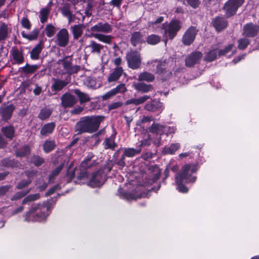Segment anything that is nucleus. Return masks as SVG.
Listing matches in <instances>:
<instances>
[{
	"mask_svg": "<svg viewBox=\"0 0 259 259\" xmlns=\"http://www.w3.org/2000/svg\"><path fill=\"white\" fill-rule=\"evenodd\" d=\"M115 95L118 94H124L127 91L126 85L124 83H121L117 85L115 88L112 89Z\"/></svg>",
	"mask_w": 259,
	"mask_h": 259,
	"instance_id": "46",
	"label": "nucleus"
},
{
	"mask_svg": "<svg viewBox=\"0 0 259 259\" xmlns=\"http://www.w3.org/2000/svg\"><path fill=\"white\" fill-rule=\"evenodd\" d=\"M197 166L194 164H187L184 165L181 172L178 173L175 177L177 189L180 192L187 193L188 188L183 185V183H194L196 181V177L191 176V174L197 171Z\"/></svg>",
	"mask_w": 259,
	"mask_h": 259,
	"instance_id": "2",
	"label": "nucleus"
},
{
	"mask_svg": "<svg viewBox=\"0 0 259 259\" xmlns=\"http://www.w3.org/2000/svg\"><path fill=\"white\" fill-rule=\"evenodd\" d=\"M69 40V34L66 28L61 29L56 35V44L62 48L66 47Z\"/></svg>",
	"mask_w": 259,
	"mask_h": 259,
	"instance_id": "8",
	"label": "nucleus"
},
{
	"mask_svg": "<svg viewBox=\"0 0 259 259\" xmlns=\"http://www.w3.org/2000/svg\"><path fill=\"white\" fill-rule=\"evenodd\" d=\"M187 4L193 8H197L200 2L199 0H186Z\"/></svg>",
	"mask_w": 259,
	"mask_h": 259,
	"instance_id": "63",
	"label": "nucleus"
},
{
	"mask_svg": "<svg viewBox=\"0 0 259 259\" xmlns=\"http://www.w3.org/2000/svg\"><path fill=\"white\" fill-rule=\"evenodd\" d=\"M103 144L104 148L106 149H111L114 150L115 147H117V144L115 143V137L111 136L108 138H106Z\"/></svg>",
	"mask_w": 259,
	"mask_h": 259,
	"instance_id": "35",
	"label": "nucleus"
},
{
	"mask_svg": "<svg viewBox=\"0 0 259 259\" xmlns=\"http://www.w3.org/2000/svg\"><path fill=\"white\" fill-rule=\"evenodd\" d=\"M21 24L24 28L27 29H30L31 25L29 20L27 18H23L21 20Z\"/></svg>",
	"mask_w": 259,
	"mask_h": 259,
	"instance_id": "58",
	"label": "nucleus"
},
{
	"mask_svg": "<svg viewBox=\"0 0 259 259\" xmlns=\"http://www.w3.org/2000/svg\"><path fill=\"white\" fill-rule=\"evenodd\" d=\"M133 87L138 92L146 93L153 90V87L151 84H147L144 82L134 83Z\"/></svg>",
	"mask_w": 259,
	"mask_h": 259,
	"instance_id": "22",
	"label": "nucleus"
},
{
	"mask_svg": "<svg viewBox=\"0 0 259 259\" xmlns=\"http://www.w3.org/2000/svg\"><path fill=\"white\" fill-rule=\"evenodd\" d=\"M181 28L180 22L178 20H172L164 27V35L168 34V37L172 39L177 35V32Z\"/></svg>",
	"mask_w": 259,
	"mask_h": 259,
	"instance_id": "7",
	"label": "nucleus"
},
{
	"mask_svg": "<svg viewBox=\"0 0 259 259\" xmlns=\"http://www.w3.org/2000/svg\"><path fill=\"white\" fill-rule=\"evenodd\" d=\"M150 98V97L147 95H144L142 97H141L139 98H132L129 100H127L125 102V105H128L130 104H133L135 105H139L144 103L146 102L148 99Z\"/></svg>",
	"mask_w": 259,
	"mask_h": 259,
	"instance_id": "25",
	"label": "nucleus"
},
{
	"mask_svg": "<svg viewBox=\"0 0 259 259\" xmlns=\"http://www.w3.org/2000/svg\"><path fill=\"white\" fill-rule=\"evenodd\" d=\"M114 96H115V95L112 89L110 91H109V92H107L104 95H103L102 96V99L103 100H108V99L112 98Z\"/></svg>",
	"mask_w": 259,
	"mask_h": 259,
	"instance_id": "60",
	"label": "nucleus"
},
{
	"mask_svg": "<svg viewBox=\"0 0 259 259\" xmlns=\"http://www.w3.org/2000/svg\"><path fill=\"white\" fill-rule=\"evenodd\" d=\"M29 192L30 190L18 192L11 198V200L12 201L19 200L26 196Z\"/></svg>",
	"mask_w": 259,
	"mask_h": 259,
	"instance_id": "51",
	"label": "nucleus"
},
{
	"mask_svg": "<svg viewBox=\"0 0 259 259\" xmlns=\"http://www.w3.org/2000/svg\"><path fill=\"white\" fill-rule=\"evenodd\" d=\"M55 142L54 141H46L43 145V149L46 153H49L53 150L56 147Z\"/></svg>",
	"mask_w": 259,
	"mask_h": 259,
	"instance_id": "40",
	"label": "nucleus"
},
{
	"mask_svg": "<svg viewBox=\"0 0 259 259\" xmlns=\"http://www.w3.org/2000/svg\"><path fill=\"white\" fill-rule=\"evenodd\" d=\"M2 163L3 165L6 166L13 167L16 165L15 162L14 161L9 159H3L2 161Z\"/></svg>",
	"mask_w": 259,
	"mask_h": 259,
	"instance_id": "62",
	"label": "nucleus"
},
{
	"mask_svg": "<svg viewBox=\"0 0 259 259\" xmlns=\"http://www.w3.org/2000/svg\"><path fill=\"white\" fill-rule=\"evenodd\" d=\"M44 30L46 35L48 37H51L54 35L57 30L53 24L50 23L46 25Z\"/></svg>",
	"mask_w": 259,
	"mask_h": 259,
	"instance_id": "42",
	"label": "nucleus"
},
{
	"mask_svg": "<svg viewBox=\"0 0 259 259\" xmlns=\"http://www.w3.org/2000/svg\"><path fill=\"white\" fill-rule=\"evenodd\" d=\"M40 197V194L39 193H36L34 194H30L26 196L22 201V204L30 203L32 201H35L38 199Z\"/></svg>",
	"mask_w": 259,
	"mask_h": 259,
	"instance_id": "47",
	"label": "nucleus"
},
{
	"mask_svg": "<svg viewBox=\"0 0 259 259\" xmlns=\"http://www.w3.org/2000/svg\"><path fill=\"white\" fill-rule=\"evenodd\" d=\"M180 147L179 143L171 144L169 147H165L162 150L164 154H173Z\"/></svg>",
	"mask_w": 259,
	"mask_h": 259,
	"instance_id": "34",
	"label": "nucleus"
},
{
	"mask_svg": "<svg viewBox=\"0 0 259 259\" xmlns=\"http://www.w3.org/2000/svg\"><path fill=\"white\" fill-rule=\"evenodd\" d=\"M125 59L128 67L133 70L139 68L141 65L142 58L140 53L131 51L126 53Z\"/></svg>",
	"mask_w": 259,
	"mask_h": 259,
	"instance_id": "5",
	"label": "nucleus"
},
{
	"mask_svg": "<svg viewBox=\"0 0 259 259\" xmlns=\"http://www.w3.org/2000/svg\"><path fill=\"white\" fill-rule=\"evenodd\" d=\"M39 31L38 29L35 28L32 30L30 33H26L24 32H22V35L23 37L27 38L29 40H32L37 38L39 34Z\"/></svg>",
	"mask_w": 259,
	"mask_h": 259,
	"instance_id": "36",
	"label": "nucleus"
},
{
	"mask_svg": "<svg viewBox=\"0 0 259 259\" xmlns=\"http://www.w3.org/2000/svg\"><path fill=\"white\" fill-rule=\"evenodd\" d=\"M258 32L259 26L252 23L246 24L243 26V35L245 37H253Z\"/></svg>",
	"mask_w": 259,
	"mask_h": 259,
	"instance_id": "12",
	"label": "nucleus"
},
{
	"mask_svg": "<svg viewBox=\"0 0 259 259\" xmlns=\"http://www.w3.org/2000/svg\"><path fill=\"white\" fill-rule=\"evenodd\" d=\"M34 87H35L33 89L31 88L29 90H32L33 94L35 96H39L42 92V88L40 86H39L37 84H34Z\"/></svg>",
	"mask_w": 259,
	"mask_h": 259,
	"instance_id": "61",
	"label": "nucleus"
},
{
	"mask_svg": "<svg viewBox=\"0 0 259 259\" xmlns=\"http://www.w3.org/2000/svg\"><path fill=\"white\" fill-rule=\"evenodd\" d=\"M68 82L59 79H54V82L51 86L52 91L59 92L62 90Z\"/></svg>",
	"mask_w": 259,
	"mask_h": 259,
	"instance_id": "24",
	"label": "nucleus"
},
{
	"mask_svg": "<svg viewBox=\"0 0 259 259\" xmlns=\"http://www.w3.org/2000/svg\"><path fill=\"white\" fill-rule=\"evenodd\" d=\"M73 92L78 98L80 104L89 102L91 100V98L88 94L82 92L79 89L74 90Z\"/></svg>",
	"mask_w": 259,
	"mask_h": 259,
	"instance_id": "30",
	"label": "nucleus"
},
{
	"mask_svg": "<svg viewBox=\"0 0 259 259\" xmlns=\"http://www.w3.org/2000/svg\"><path fill=\"white\" fill-rule=\"evenodd\" d=\"M131 42L134 47L144 42L143 34L139 31L134 32L132 34Z\"/></svg>",
	"mask_w": 259,
	"mask_h": 259,
	"instance_id": "23",
	"label": "nucleus"
},
{
	"mask_svg": "<svg viewBox=\"0 0 259 259\" xmlns=\"http://www.w3.org/2000/svg\"><path fill=\"white\" fill-rule=\"evenodd\" d=\"M11 54L13 60L18 64H22L24 61L23 51L19 50L16 47H13L11 51Z\"/></svg>",
	"mask_w": 259,
	"mask_h": 259,
	"instance_id": "19",
	"label": "nucleus"
},
{
	"mask_svg": "<svg viewBox=\"0 0 259 259\" xmlns=\"http://www.w3.org/2000/svg\"><path fill=\"white\" fill-rule=\"evenodd\" d=\"M62 15L67 18L68 23H70L74 20L75 15L71 13L70 8L68 6H64L61 9Z\"/></svg>",
	"mask_w": 259,
	"mask_h": 259,
	"instance_id": "28",
	"label": "nucleus"
},
{
	"mask_svg": "<svg viewBox=\"0 0 259 259\" xmlns=\"http://www.w3.org/2000/svg\"><path fill=\"white\" fill-rule=\"evenodd\" d=\"M138 80L140 81L152 82L155 80V76L153 74L147 71L141 72L138 75Z\"/></svg>",
	"mask_w": 259,
	"mask_h": 259,
	"instance_id": "26",
	"label": "nucleus"
},
{
	"mask_svg": "<svg viewBox=\"0 0 259 259\" xmlns=\"http://www.w3.org/2000/svg\"><path fill=\"white\" fill-rule=\"evenodd\" d=\"M31 183V180H22L17 183L16 188L18 190L22 189L28 186Z\"/></svg>",
	"mask_w": 259,
	"mask_h": 259,
	"instance_id": "52",
	"label": "nucleus"
},
{
	"mask_svg": "<svg viewBox=\"0 0 259 259\" xmlns=\"http://www.w3.org/2000/svg\"><path fill=\"white\" fill-rule=\"evenodd\" d=\"M219 55V50L217 49H213L210 50L207 53L204 58V60L208 62H211L214 60Z\"/></svg>",
	"mask_w": 259,
	"mask_h": 259,
	"instance_id": "39",
	"label": "nucleus"
},
{
	"mask_svg": "<svg viewBox=\"0 0 259 259\" xmlns=\"http://www.w3.org/2000/svg\"><path fill=\"white\" fill-rule=\"evenodd\" d=\"M141 152V150H136L133 148H124V154L126 155V157H132L134 156L136 154L139 153Z\"/></svg>",
	"mask_w": 259,
	"mask_h": 259,
	"instance_id": "49",
	"label": "nucleus"
},
{
	"mask_svg": "<svg viewBox=\"0 0 259 259\" xmlns=\"http://www.w3.org/2000/svg\"><path fill=\"white\" fill-rule=\"evenodd\" d=\"M244 1L245 0H229L224 7L226 16L229 17L235 14L237 9L243 5Z\"/></svg>",
	"mask_w": 259,
	"mask_h": 259,
	"instance_id": "6",
	"label": "nucleus"
},
{
	"mask_svg": "<svg viewBox=\"0 0 259 259\" xmlns=\"http://www.w3.org/2000/svg\"><path fill=\"white\" fill-rule=\"evenodd\" d=\"M149 169L150 171L153 172L154 175V179H158L160 175V171L158 167L156 165H151L149 167Z\"/></svg>",
	"mask_w": 259,
	"mask_h": 259,
	"instance_id": "54",
	"label": "nucleus"
},
{
	"mask_svg": "<svg viewBox=\"0 0 259 259\" xmlns=\"http://www.w3.org/2000/svg\"><path fill=\"white\" fill-rule=\"evenodd\" d=\"M91 31L93 32L91 36L94 37L99 41L111 44L113 37L110 35H105L102 33H109L112 31V26L108 23L99 22L91 28Z\"/></svg>",
	"mask_w": 259,
	"mask_h": 259,
	"instance_id": "3",
	"label": "nucleus"
},
{
	"mask_svg": "<svg viewBox=\"0 0 259 259\" xmlns=\"http://www.w3.org/2000/svg\"><path fill=\"white\" fill-rule=\"evenodd\" d=\"M11 188V185H8L0 187V196L5 195Z\"/></svg>",
	"mask_w": 259,
	"mask_h": 259,
	"instance_id": "59",
	"label": "nucleus"
},
{
	"mask_svg": "<svg viewBox=\"0 0 259 259\" xmlns=\"http://www.w3.org/2000/svg\"><path fill=\"white\" fill-rule=\"evenodd\" d=\"M234 47L233 44H229L226 46L224 49L219 50V56H223L231 51Z\"/></svg>",
	"mask_w": 259,
	"mask_h": 259,
	"instance_id": "55",
	"label": "nucleus"
},
{
	"mask_svg": "<svg viewBox=\"0 0 259 259\" xmlns=\"http://www.w3.org/2000/svg\"><path fill=\"white\" fill-rule=\"evenodd\" d=\"M104 118L105 117L102 115L83 117L75 124L74 131L77 134L93 133L98 130Z\"/></svg>",
	"mask_w": 259,
	"mask_h": 259,
	"instance_id": "1",
	"label": "nucleus"
},
{
	"mask_svg": "<svg viewBox=\"0 0 259 259\" xmlns=\"http://www.w3.org/2000/svg\"><path fill=\"white\" fill-rule=\"evenodd\" d=\"M104 182V175L102 171L93 174L89 185L92 187L101 186Z\"/></svg>",
	"mask_w": 259,
	"mask_h": 259,
	"instance_id": "14",
	"label": "nucleus"
},
{
	"mask_svg": "<svg viewBox=\"0 0 259 259\" xmlns=\"http://www.w3.org/2000/svg\"><path fill=\"white\" fill-rule=\"evenodd\" d=\"M203 54L199 51H195L190 53L185 59V65L188 67H193L195 64L199 63Z\"/></svg>",
	"mask_w": 259,
	"mask_h": 259,
	"instance_id": "10",
	"label": "nucleus"
},
{
	"mask_svg": "<svg viewBox=\"0 0 259 259\" xmlns=\"http://www.w3.org/2000/svg\"><path fill=\"white\" fill-rule=\"evenodd\" d=\"M32 161L36 166H39L45 162V159L37 155H34L32 158Z\"/></svg>",
	"mask_w": 259,
	"mask_h": 259,
	"instance_id": "53",
	"label": "nucleus"
},
{
	"mask_svg": "<svg viewBox=\"0 0 259 259\" xmlns=\"http://www.w3.org/2000/svg\"><path fill=\"white\" fill-rule=\"evenodd\" d=\"M50 10L51 9L48 7L43 8L40 9L38 17L41 23L44 24L47 21Z\"/></svg>",
	"mask_w": 259,
	"mask_h": 259,
	"instance_id": "32",
	"label": "nucleus"
},
{
	"mask_svg": "<svg viewBox=\"0 0 259 259\" xmlns=\"http://www.w3.org/2000/svg\"><path fill=\"white\" fill-rule=\"evenodd\" d=\"M162 103L159 101L153 100L148 102L144 106V109L150 112H156L161 109Z\"/></svg>",
	"mask_w": 259,
	"mask_h": 259,
	"instance_id": "20",
	"label": "nucleus"
},
{
	"mask_svg": "<svg viewBox=\"0 0 259 259\" xmlns=\"http://www.w3.org/2000/svg\"><path fill=\"white\" fill-rule=\"evenodd\" d=\"M64 165V163H62L59 166L55 168L50 174L49 176V181H52L58 174L60 172Z\"/></svg>",
	"mask_w": 259,
	"mask_h": 259,
	"instance_id": "48",
	"label": "nucleus"
},
{
	"mask_svg": "<svg viewBox=\"0 0 259 259\" xmlns=\"http://www.w3.org/2000/svg\"><path fill=\"white\" fill-rule=\"evenodd\" d=\"M103 48V45L93 40H90L89 44L85 47V49L90 54L97 55H100Z\"/></svg>",
	"mask_w": 259,
	"mask_h": 259,
	"instance_id": "15",
	"label": "nucleus"
},
{
	"mask_svg": "<svg viewBox=\"0 0 259 259\" xmlns=\"http://www.w3.org/2000/svg\"><path fill=\"white\" fill-rule=\"evenodd\" d=\"M249 40L247 38L239 39L238 40V48L240 50H244L248 46V45L249 44Z\"/></svg>",
	"mask_w": 259,
	"mask_h": 259,
	"instance_id": "50",
	"label": "nucleus"
},
{
	"mask_svg": "<svg viewBox=\"0 0 259 259\" xmlns=\"http://www.w3.org/2000/svg\"><path fill=\"white\" fill-rule=\"evenodd\" d=\"M91 157L92 156L90 157H88L84 160H83L81 164V167L84 169L91 167L93 165V162H91Z\"/></svg>",
	"mask_w": 259,
	"mask_h": 259,
	"instance_id": "57",
	"label": "nucleus"
},
{
	"mask_svg": "<svg viewBox=\"0 0 259 259\" xmlns=\"http://www.w3.org/2000/svg\"><path fill=\"white\" fill-rule=\"evenodd\" d=\"M165 126L159 123H154L148 127V131L152 133L161 135L164 131Z\"/></svg>",
	"mask_w": 259,
	"mask_h": 259,
	"instance_id": "31",
	"label": "nucleus"
},
{
	"mask_svg": "<svg viewBox=\"0 0 259 259\" xmlns=\"http://www.w3.org/2000/svg\"><path fill=\"white\" fill-rule=\"evenodd\" d=\"M49 206L44 204H33L26 213L24 221L30 222L44 220L49 214Z\"/></svg>",
	"mask_w": 259,
	"mask_h": 259,
	"instance_id": "4",
	"label": "nucleus"
},
{
	"mask_svg": "<svg viewBox=\"0 0 259 259\" xmlns=\"http://www.w3.org/2000/svg\"><path fill=\"white\" fill-rule=\"evenodd\" d=\"M52 112V110L51 109L44 108L40 110L38 117L41 120H45L50 117Z\"/></svg>",
	"mask_w": 259,
	"mask_h": 259,
	"instance_id": "45",
	"label": "nucleus"
},
{
	"mask_svg": "<svg viewBox=\"0 0 259 259\" xmlns=\"http://www.w3.org/2000/svg\"><path fill=\"white\" fill-rule=\"evenodd\" d=\"M30 153V149L27 145H24L21 148L16 151V155L19 157H24L29 155Z\"/></svg>",
	"mask_w": 259,
	"mask_h": 259,
	"instance_id": "41",
	"label": "nucleus"
},
{
	"mask_svg": "<svg viewBox=\"0 0 259 259\" xmlns=\"http://www.w3.org/2000/svg\"><path fill=\"white\" fill-rule=\"evenodd\" d=\"M123 105L122 102L120 101H117L115 102L111 103L108 106V108L109 110H114L121 107Z\"/></svg>",
	"mask_w": 259,
	"mask_h": 259,
	"instance_id": "56",
	"label": "nucleus"
},
{
	"mask_svg": "<svg viewBox=\"0 0 259 259\" xmlns=\"http://www.w3.org/2000/svg\"><path fill=\"white\" fill-rule=\"evenodd\" d=\"M61 105L65 108L72 107L76 103V99L69 93H65L61 97Z\"/></svg>",
	"mask_w": 259,
	"mask_h": 259,
	"instance_id": "16",
	"label": "nucleus"
},
{
	"mask_svg": "<svg viewBox=\"0 0 259 259\" xmlns=\"http://www.w3.org/2000/svg\"><path fill=\"white\" fill-rule=\"evenodd\" d=\"M55 127V124L54 122H50L45 124L40 130V135L44 136H47L52 134Z\"/></svg>",
	"mask_w": 259,
	"mask_h": 259,
	"instance_id": "27",
	"label": "nucleus"
},
{
	"mask_svg": "<svg viewBox=\"0 0 259 259\" xmlns=\"http://www.w3.org/2000/svg\"><path fill=\"white\" fill-rule=\"evenodd\" d=\"M59 61L64 69L69 74L77 73L80 69L79 66L72 65V59L70 57H66L62 60H60Z\"/></svg>",
	"mask_w": 259,
	"mask_h": 259,
	"instance_id": "9",
	"label": "nucleus"
},
{
	"mask_svg": "<svg viewBox=\"0 0 259 259\" xmlns=\"http://www.w3.org/2000/svg\"><path fill=\"white\" fill-rule=\"evenodd\" d=\"M165 64L163 62H158L156 66V73L158 74V77L162 81L169 79L172 73L169 70L165 69Z\"/></svg>",
	"mask_w": 259,
	"mask_h": 259,
	"instance_id": "13",
	"label": "nucleus"
},
{
	"mask_svg": "<svg viewBox=\"0 0 259 259\" xmlns=\"http://www.w3.org/2000/svg\"><path fill=\"white\" fill-rule=\"evenodd\" d=\"M161 40V37L156 34H151L146 38L147 43L150 45H156Z\"/></svg>",
	"mask_w": 259,
	"mask_h": 259,
	"instance_id": "37",
	"label": "nucleus"
},
{
	"mask_svg": "<svg viewBox=\"0 0 259 259\" xmlns=\"http://www.w3.org/2000/svg\"><path fill=\"white\" fill-rule=\"evenodd\" d=\"M42 50L41 44H37L31 51L30 56L32 59H37Z\"/></svg>",
	"mask_w": 259,
	"mask_h": 259,
	"instance_id": "43",
	"label": "nucleus"
},
{
	"mask_svg": "<svg viewBox=\"0 0 259 259\" xmlns=\"http://www.w3.org/2000/svg\"><path fill=\"white\" fill-rule=\"evenodd\" d=\"M85 84L88 87L90 88H93L95 87L96 81L94 79L88 78L85 82Z\"/></svg>",
	"mask_w": 259,
	"mask_h": 259,
	"instance_id": "64",
	"label": "nucleus"
},
{
	"mask_svg": "<svg viewBox=\"0 0 259 259\" xmlns=\"http://www.w3.org/2000/svg\"><path fill=\"white\" fill-rule=\"evenodd\" d=\"M83 26L82 24L75 25L71 27V31L74 39L80 37L83 32Z\"/></svg>",
	"mask_w": 259,
	"mask_h": 259,
	"instance_id": "29",
	"label": "nucleus"
},
{
	"mask_svg": "<svg viewBox=\"0 0 259 259\" xmlns=\"http://www.w3.org/2000/svg\"><path fill=\"white\" fill-rule=\"evenodd\" d=\"M8 27L5 23L0 25V41L6 39L8 37Z\"/></svg>",
	"mask_w": 259,
	"mask_h": 259,
	"instance_id": "44",
	"label": "nucleus"
},
{
	"mask_svg": "<svg viewBox=\"0 0 259 259\" xmlns=\"http://www.w3.org/2000/svg\"><path fill=\"white\" fill-rule=\"evenodd\" d=\"M198 30L194 26H191L185 32L182 42L186 46H189L194 41Z\"/></svg>",
	"mask_w": 259,
	"mask_h": 259,
	"instance_id": "11",
	"label": "nucleus"
},
{
	"mask_svg": "<svg viewBox=\"0 0 259 259\" xmlns=\"http://www.w3.org/2000/svg\"><path fill=\"white\" fill-rule=\"evenodd\" d=\"M212 23L213 26L218 31L225 28L227 26V20L225 19L220 17H217L214 19L212 21Z\"/></svg>",
	"mask_w": 259,
	"mask_h": 259,
	"instance_id": "21",
	"label": "nucleus"
},
{
	"mask_svg": "<svg viewBox=\"0 0 259 259\" xmlns=\"http://www.w3.org/2000/svg\"><path fill=\"white\" fill-rule=\"evenodd\" d=\"M123 73V69L122 67H116L113 69L109 73L107 78V81L109 82L116 81L120 78Z\"/></svg>",
	"mask_w": 259,
	"mask_h": 259,
	"instance_id": "18",
	"label": "nucleus"
},
{
	"mask_svg": "<svg viewBox=\"0 0 259 259\" xmlns=\"http://www.w3.org/2000/svg\"><path fill=\"white\" fill-rule=\"evenodd\" d=\"M14 106L11 104L8 106H3L0 108V115L2 119L5 121L9 120L12 116L14 110Z\"/></svg>",
	"mask_w": 259,
	"mask_h": 259,
	"instance_id": "17",
	"label": "nucleus"
},
{
	"mask_svg": "<svg viewBox=\"0 0 259 259\" xmlns=\"http://www.w3.org/2000/svg\"><path fill=\"white\" fill-rule=\"evenodd\" d=\"M39 68L37 65H29L27 63L25 66L21 68L22 71L25 73L32 74L35 72Z\"/></svg>",
	"mask_w": 259,
	"mask_h": 259,
	"instance_id": "38",
	"label": "nucleus"
},
{
	"mask_svg": "<svg viewBox=\"0 0 259 259\" xmlns=\"http://www.w3.org/2000/svg\"><path fill=\"white\" fill-rule=\"evenodd\" d=\"M2 132L9 139L12 140L14 137L15 129L12 125L3 127Z\"/></svg>",
	"mask_w": 259,
	"mask_h": 259,
	"instance_id": "33",
	"label": "nucleus"
}]
</instances>
